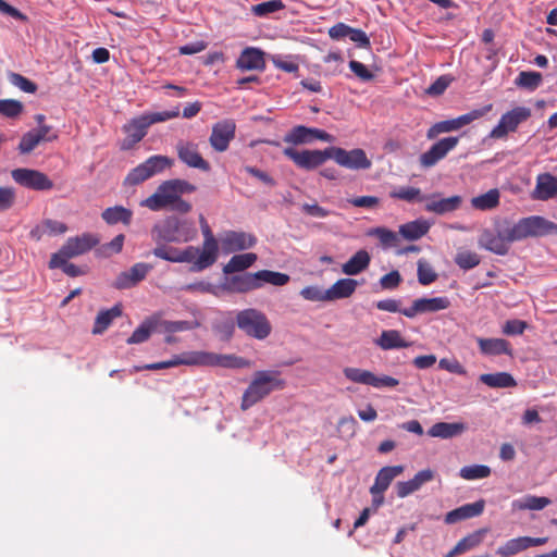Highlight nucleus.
I'll return each mask as SVG.
<instances>
[{"instance_id": "f257e3e1", "label": "nucleus", "mask_w": 557, "mask_h": 557, "mask_svg": "<svg viewBox=\"0 0 557 557\" xmlns=\"http://www.w3.org/2000/svg\"><path fill=\"white\" fill-rule=\"evenodd\" d=\"M196 190V186L184 180H169L160 184L156 191L148 198L140 201V206L151 211H161L164 209L187 213L191 210V205L184 200V194H190Z\"/></svg>"}, {"instance_id": "f03ea898", "label": "nucleus", "mask_w": 557, "mask_h": 557, "mask_svg": "<svg viewBox=\"0 0 557 557\" xmlns=\"http://www.w3.org/2000/svg\"><path fill=\"white\" fill-rule=\"evenodd\" d=\"M219 366L223 368L240 369L251 366L250 361L234 355H219L208 351H189L173 356L170 360L149 363L144 367H135V371L140 370H162L176 366Z\"/></svg>"}, {"instance_id": "7ed1b4c3", "label": "nucleus", "mask_w": 557, "mask_h": 557, "mask_svg": "<svg viewBox=\"0 0 557 557\" xmlns=\"http://www.w3.org/2000/svg\"><path fill=\"white\" fill-rule=\"evenodd\" d=\"M286 383L281 379V372L275 370L256 371L252 379L245 389L240 408L247 410L257 403L268 397L275 391H282Z\"/></svg>"}, {"instance_id": "20e7f679", "label": "nucleus", "mask_w": 557, "mask_h": 557, "mask_svg": "<svg viewBox=\"0 0 557 557\" xmlns=\"http://www.w3.org/2000/svg\"><path fill=\"white\" fill-rule=\"evenodd\" d=\"M196 234L191 222L176 218H168L151 228V237L156 244L187 243L193 240Z\"/></svg>"}, {"instance_id": "39448f33", "label": "nucleus", "mask_w": 557, "mask_h": 557, "mask_svg": "<svg viewBox=\"0 0 557 557\" xmlns=\"http://www.w3.org/2000/svg\"><path fill=\"white\" fill-rule=\"evenodd\" d=\"M509 237L519 242L528 237H541L557 234V224L540 215H531L520 219L517 223L509 224Z\"/></svg>"}, {"instance_id": "423d86ee", "label": "nucleus", "mask_w": 557, "mask_h": 557, "mask_svg": "<svg viewBox=\"0 0 557 557\" xmlns=\"http://www.w3.org/2000/svg\"><path fill=\"white\" fill-rule=\"evenodd\" d=\"M236 324L247 336L259 341L265 339L272 331L267 315L260 310L252 308L238 311Z\"/></svg>"}, {"instance_id": "0eeeda50", "label": "nucleus", "mask_w": 557, "mask_h": 557, "mask_svg": "<svg viewBox=\"0 0 557 557\" xmlns=\"http://www.w3.org/2000/svg\"><path fill=\"white\" fill-rule=\"evenodd\" d=\"M509 223L504 222L499 224L495 232L490 230H484L478 240V244L481 248H484L493 253L498 256H505L513 239L509 237Z\"/></svg>"}, {"instance_id": "6e6552de", "label": "nucleus", "mask_w": 557, "mask_h": 557, "mask_svg": "<svg viewBox=\"0 0 557 557\" xmlns=\"http://www.w3.org/2000/svg\"><path fill=\"white\" fill-rule=\"evenodd\" d=\"M172 161L164 156H152L145 162L133 169L124 180L128 186L138 185L153 175L161 173L165 168L171 166Z\"/></svg>"}, {"instance_id": "1a4fd4ad", "label": "nucleus", "mask_w": 557, "mask_h": 557, "mask_svg": "<svg viewBox=\"0 0 557 557\" xmlns=\"http://www.w3.org/2000/svg\"><path fill=\"white\" fill-rule=\"evenodd\" d=\"M345 377L354 383L364 384L374 388H392L399 384V381L389 375H376L371 371L360 368L346 367L343 370Z\"/></svg>"}, {"instance_id": "9d476101", "label": "nucleus", "mask_w": 557, "mask_h": 557, "mask_svg": "<svg viewBox=\"0 0 557 557\" xmlns=\"http://www.w3.org/2000/svg\"><path fill=\"white\" fill-rule=\"evenodd\" d=\"M532 111L527 107H515L512 110L504 113L498 124L491 131V138H504L508 133L515 132L518 126L529 120Z\"/></svg>"}, {"instance_id": "9b49d317", "label": "nucleus", "mask_w": 557, "mask_h": 557, "mask_svg": "<svg viewBox=\"0 0 557 557\" xmlns=\"http://www.w3.org/2000/svg\"><path fill=\"white\" fill-rule=\"evenodd\" d=\"M330 159L349 170H367L372 165L366 152L360 148L345 150L339 147H330Z\"/></svg>"}, {"instance_id": "f8f14e48", "label": "nucleus", "mask_w": 557, "mask_h": 557, "mask_svg": "<svg viewBox=\"0 0 557 557\" xmlns=\"http://www.w3.org/2000/svg\"><path fill=\"white\" fill-rule=\"evenodd\" d=\"M284 156L289 158L298 168L305 170H313L322 165L327 159L331 158L330 147L324 150H302L297 151L294 148L287 147L283 150Z\"/></svg>"}, {"instance_id": "ddd939ff", "label": "nucleus", "mask_w": 557, "mask_h": 557, "mask_svg": "<svg viewBox=\"0 0 557 557\" xmlns=\"http://www.w3.org/2000/svg\"><path fill=\"white\" fill-rule=\"evenodd\" d=\"M11 176L18 185L34 190H50L53 187L52 181L42 172L20 168L11 172Z\"/></svg>"}, {"instance_id": "4468645a", "label": "nucleus", "mask_w": 557, "mask_h": 557, "mask_svg": "<svg viewBox=\"0 0 557 557\" xmlns=\"http://www.w3.org/2000/svg\"><path fill=\"white\" fill-rule=\"evenodd\" d=\"M317 139L325 143H333L335 140L334 136L325 131L304 125L293 127L284 136V141L292 145L311 144Z\"/></svg>"}, {"instance_id": "2eb2a0df", "label": "nucleus", "mask_w": 557, "mask_h": 557, "mask_svg": "<svg viewBox=\"0 0 557 557\" xmlns=\"http://www.w3.org/2000/svg\"><path fill=\"white\" fill-rule=\"evenodd\" d=\"M221 251L230 255L236 251L246 250L253 247L257 243L252 234L246 232L225 231L220 237Z\"/></svg>"}, {"instance_id": "dca6fc26", "label": "nucleus", "mask_w": 557, "mask_h": 557, "mask_svg": "<svg viewBox=\"0 0 557 557\" xmlns=\"http://www.w3.org/2000/svg\"><path fill=\"white\" fill-rule=\"evenodd\" d=\"M236 124L233 120H223L212 126V132L209 138L211 147L218 151L223 152L227 150L230 143L235 137Z\"/></svg>"}, {"instance_id": "f3484780", "label": "nucleus", "mask_w": 557, "mask_h": 557, "mask_svg": "<svg viewBox=\"0 0 557 557\" xmlns=\"http://www.w3.org/2000/svg\"><path fill=\"white\" fill-rule=\"evenodd\" d=\"M450 306L448 297L418 298L413 300L411 307L405 308L401 313L407 318H414L417 314L437 312L446 310Z\"/></svg>"}, {"instance_id": "a211bd4d", "label": "nucleus", "mask_w": 557, "mask_h": 557, "mask_svg": "<svg viewBox=\"0 0 557 557\" xmlns=\"http://www.w3.org/2000/svg\"><path fill=\"white\" fill-rule=\"evenodd\" d=\"M458 137H445L420 156V163L424 168H431L444 159L458 145Z\"/></svg>"}, {"instance_id": "6ab92c4d", "label": "nucleus", "mask_w": 557, "mask_h": 557, "mask_svg": "<svg viewBox=\"0 0 557 557\" xmlns=\"http://www.w3.org/2000/svg\"><path fill=\"white\" fill-rule=\"evenodd\" d=\"M180 160L189 168L198 169L203 172L210 171V164L198 152L197 144L190 141H180L176 145Z\"/></svg>"}, {"instance_id": "aec40b11", "label": "nucleus", "mask_w": 557, "mask_h": 557, "mask_svg": "<svg viewBox=\"0 0 557 557\" xmlns=\"http://www.w3.org/2000/svg\"><path fill=\"white\" fill-rule=\"evenodd\" d=\"M151 270L152 267L148 263H135L129 270L117 275L114 287L119 289L131 288L141 282Z\"/></svg>"}, {"instance_id": "412c9836", "label": "nucleus", "mask_w": 557, "mask_h": 557, "mask_svg": "<svg viewBox=\"0 0 557 557\" xmlns=\"http://www.w3.org/2000/svg\"><path fill=\"white\" fill-rule=\"evenodd\" d=\"M424 209L435 214H446L458 210L462 205V197L455 195L448 198H438L437 194L426 196Z\"/></svg>"}, {"instance_id": "4be33fe9", "label": "nucleus", "mask_w": 557, "mask_h": 557, "mask_svg": "<svg viewBox=\"0 0 557 557\" xmlns=\"http://www.w3.org/2000/svg\"><path fill=\"white\" fill-rule=\"evenodd\" d=\"M149 122L146 121L145 116L133 119L124 125L123 131L126 137L121 144L123 150L131 149L135 144L139 143L147 134Z\"/></svg>"}, {"instance_id": "5701e85b", "label": "nucleus", "mask_w": 557, "mask_h": 557, "mask_svg": "<svg viewBox=\"0 0 557 557\" xmlns=\"http://www.w3.org/2000/svg\"><path fill=\"white\" fill-rule=\"evenodd\" d=\"M99 243L98 238L92 234L86 233L81 236L70 237L65 242L63 247V252L70 257L74 258L81 256L87 251H89L92 247H95Z\"/></svg>"}, {"instance_id": "b1692460", "label": "nucleus", "mask_w": 557, "mask_h": 557, "mask_svg": "<svg viewBox=\"0 0 557 557\" xmlns=\"http://www.w3.org/2000/svg\"><path fill=\"white\" fill-rule=\"evenodd\" d=\"M220 250L219 239L203 240L197 260H195V271H202L213 265L219 258Z\"/></svg>"}, {"instance_id": "393cba45", "label": "nucleus", "mask_w": 557, "mask_h": 557, "mask_svg": "<svg viewBox=\"0 0 557 557\" xmlns=\"http://www.w3.org/2000/svg\"><path fill=\"white\" fill-rule=\"evenodd\" d=\"M434 478V471L431 469H424L419 471L411 480L398 482L396 484V493L400 498H405L408 495L414 493L420 490L421 486Z\"/></svg>"}, {"instance_id": "a878e982", "label": "nucleus", "mask_w": 557, "mask_h": 557, "mask_svg": "<svg viewBox=\"0 0 557 557\" xmlns=\"http://www.w3.org/2000/svg\"><path fill=\"white\" fill-rule=\"evenodd\" d=\"M224 288L231 293H247L260 288L256 273H244L227 277Z\"/></svg>"}, {"instance_id": "bb28decb", "label": "nucleus", "mask_w": 557, "mask_h": 557, "mask_svg": "<svg viewBox=\"0 0 557 557\" xmlns=\"http://www.w3.org/2000/svg\"><path fill=\"white\" fill-rule=\"evenodd\" d=\"M405 470L404 466L383 467L377 472L373 485L370 487L371 494H384L392 481L400 475Z\"/></svg>"}, {"instance_id": "cd10ccee", "label": "nucleus", "mask_w": 557, "mask_h": 557, "mask_svg": "<svg viewBox=\"0 0 557 557\" xmlns=\"http://www.w3.org/2000/svg\"><path fill=\"white\" fill-rule=\"evenodd\" d=\"M236 66L242 71H262L265 66L263 52L257 48H246L236 61Z\"/></svg>"}, {"instance_id": "c85d7f7f", "label": "nucleus", "mask_w": 557, "mask_h": 557, "mask_svg": "<svg viewBox=\"0 0 557 557\" xmlns=\"http://www.w3.org/2000/svg\"><path fill=\"white\" fill-rule=\"evenodd\" d=\"M358 286L359 282L350 277L337 280L327 288L326 296L329 297V301L349 298L355 294Z\"/></svg>"}, {"instance_id": "c756f323", "label": "nucleus", "mask_w": 557, "mask_h": 557, "mask_svg": "<svg viewBox=\"0 0 557 557\" xmlns=\"http://www.w3.org/2000/svg\"><path fill=\"white\" fill-rule=\"evenodd\" d=\"M557 196V177L549 173L540 174L536 178V186L533 198L548 200Z\"/></svg>"}, {"instance_id": "7c9ffc66", "label": "nucleus", "mask_w": 557, "mask_h": 557, "mask_svg": "<svg viewBox=\"0 0 557 557\" xmlns=\"http://www.w3.org/2000/svg\"><path fill=\"white\" fill-rule=\"evenodd\" d=\"M484 510V500H479L472 504H466L456 508L445 516V522L453 524L461 520L480 516Z\"/></svg>"}, {"instance_id": "2f4dec72", "label": "nucleus", "mask_w": 557, "mask_h": 557, "mask_svg": "<svg viewBox=\"0 0 557 557\" xmlns=\"http://www.w3.org/2000/svg\"><path fill=\"white\" fill-rule=\"evenodd\" d=\"M371 262L370 253L360 249L342 264V272L348 276H355L367 270Z\"/></svg>"}, {"instance_id": "473e14b6", "label": "nucleus", "mask_w": 557, "mask_h": 557, "mask_svg": "<svg viewBox=\"0 0 557 557\" xmlns=\"http://www.w3.org/2000/svg\"><path fill=\"white\" fill-rule=\"evenodd\" d=\"M480 351L486 356L512 355V348L506 339L503 338H482L476 339Z\"/></svg>"}, {"instance_id": "72a5a7b5", "label": "nucleus", "mask_w": 557, "mask_h": 557, "mask_svg": "<svg viewBox=\"0 0 557 557\" xmlns=\"http://www.w3.org/2000/svg\"><path fill=\"white\" fill-rule=\"evenodd\" d=\"M374 344L382 350L407 348L411 344L407 342L397 330H385L374 339Z\"/></svg>"}, {"instance_id": "f704fd0d", "label": "nucleus", "mask_w": 557, "mask_h": 557, "mask_svg": "<svg viewBox=\"0 0 557 557\" xmlns=\"http://www.w3.org/2000/svg\"><path fill=\"white\" fill-rule=\"evenodd\" d=\"M466 429V424L461 422H437L429 429L428 434L431 437L453 438L462 434Z\"/></svg>"}, {"instance_id": "c9c22d12", "label": "nucleus", "mask_w": 557, "mask_h": 557, "mask_svg": "<svg viewBox=\"0 0 557 557\" xmlns=\"http://www.w3.org/2000/svg\"><path fill=\"white\" fill-rule=\"evenodd\" d=\"M431 227L425 220H416L399 226V234L407 240H417L424 236Z\"/></svg>"}, {"instance_id": "e433bc0d", "label": "nucleus", "mask_w": 557, "mask_h": 557, "mask_svg": "<svg viewBox=\"0 0 557 557\" xmlns=\"http://www.w3.org/2000/svg\"><path fill=\"white\" fill-rule=\"evenodd\" d=\"M257 260V255L252 252L235 255L224 265L223 272L225 274H232L236 272L245 271L250 268Z\"/></svg>"}, {"instance_id": "4c0bfd02", "label": "nucleus", "mask_w": 557, "mask_h": 557, "mask_svg": "<svg viewBox=\"0 0 557 557\" xmlns=\"http://www.w3.org/2000/svg\"><path fill=\"white\" fill-rule=\"evenodd\" d=\"M132 216L133 212L123 206H114L107 208L101 213V218L110 225H114L117 223L128 225L132 221Z\"/></svg>"}, {"instance_id": "58836bf2", "label": "nucleus", "mask_w": 557, "mask_h": 557, "mask_svg": "<svg viewBox=\"0 0 557 557\" xmlns=\"http://www.w3.org/2000/svg\"><path fill=\"white\" fill-rule=\"evenodd\" d=\"M480 381L493 388H507L515 387L517 385L513 376L507 372L481 374Z\"/></svg>"}, {"instance_id": "ea45409f", "label": "nucleus", "mask_w": 557, "mask_h": 557, "mask_svg": "<svg viewBox=\"0 0 557 557\" xmlns=\"http://www.w3.org/2000/svg\"><path fill=\"white\" fill-rule=\"evenodd\" d=\"M500 193L497 188L490 189L485 194L475 196L471 199V206L480 211L495 209L499 205Z\"/></svg>"}, {"instance_id": "a19ab883", "label": "nucleus", "mask_w": 557, "mask_h": 557, "mask_svg": "<svg viewBox=\"0 0 557 557\" xmlns=\"http://www.w3.org/2000/svg\"><path fill=\"white\" fill-rule=\"evenodd\" d=\"M122 314L120 306H114L111 309L102 310L98 313L92 327V334H102L112 323L115 318Z\"/></svg>"}, {"instance_id": "79ce46f5", "label": "nucleus", "mask_w": 557, "mask_h": 557, "mask_svg": "<svg viewBox=\"0 0 557 557\" xmlns=\"http://www.w3.org/2000/svg\"><path fill=\"white\" fill-rule=\"evenodd\" d=\"M550 499L544 496L527 495L512 502V508L517 510H542L550 504Z\"/></svg>"}, {"instance_id": "37998d69", "label": "nucleus", "mask_w": 557, "mask_h": 557, "mask_svg": "<svg viewBox=\"0 0 557 557\" xmlns=\"http://www.w3.org/2000/svg\"><path fill=\"white\" fill-rule=\"evenodd\" d=\"M529 548L528 536L510 539L496 549L500 557H510Z\"/></svg>"}, {"instance_id": "c03bdc74", "label": "nucleus", "mask_w": 557, "mask_h": 557, "mask_svg": "<svg viewBox=\"0 0 557 557\" xmlns=\"http://www.w3.org/2000/svg\"><path fill=\"white\" fill-rule=\"evenodd\" d=\"M389 197L394 199L404 200L407 202H421L426 199V196L423 195L419 188L412 186H400L394 188L389 193Z\"/></svg>"}, {"instance_id": "a18cd8bd", "label": "nucleus", "mask_w": 557, "mask_h": 557, "mask_svg": "<svg viewBox=\"0 0 557 557\" xmlns=\"http://www.w3.org/2000/svg\"><path fill=\"white\" fill-rule=\"evenodd\" d=\"M543 82V76L539 72L534 71H522L518 74L515 79V84L519 88H523L530 91L535 90L540 87Z\"/></svg>"}, {"instance_id": "49530a36", "label": "nucleus", "mask_w": 557, "mask_h": 557, "mask_svg": "<svg viewBox=\"0 0 557 557\" xmlns=\"http://www.w3.org/2000/svg\"><path fill=\"white\" fill-rule=\"evenodd\" d=\"M157 326V321L152 319L145 320L127 338V344H141L150 337Z\"/></svg>"}, {"instance_id": "de8ad7c7", "label": "nucleus", "mask_w": 557, "mask_h": 557, "mask_svg": "<svg viewBox=\"0 0 557 557\" xmlns=\"http://www.w3.org/2000/svg\"><path fill=\"white\" fill-rule=\"evenodd\" d=\"M368 235L377 238L384 248L395 247L399 242L397 233L383 226L369 230Z\"/></svg>"}, {"instance_id": "09e8293b", "label": "nucleus", "mask_w": 557, "mask_h": 557, "mask_svg": "<svg viewBox=\"0 0 557 557\" xmlns=\"http://www.w3.org/2000/svg\"><path fill=\"white\" fill-rule=\"evenodd\" d=\"M454 261L460 269L468 271L480 264L481 257L474 251L459 249Z\"/></svg>"}, {"instance_id": "8fccbe9b", "label": "nucleus", "mask_w": 557, "mask_h": 557, "mask_svg": "<svg viewBox=\"0 0 557 557\" xmlns=\"http://www.w3.org/2000/svg\"><path fill=\"white\" fill-rule=\"evenodd\" d=\"M257 274V281H259L260 287L264 283L274 285V286H283L288 283L289 276L285 273L269 271V270H261L256 272Z\"/></svg>"}, {"instance_id": "3c124183", "label": "nucleus", "mask_w": 557, "mask_h": 557, "mask_svg": "<svg viewBox=\"0 0 557 557\" xmlns=\"http://www.w3.org/2000/svg\"><path fill=\"white\" fill-rule=\"evenodd\" d=\"M492 108L493 106L490 103L454 119L457 129H460L461 127L471 124L475 120L483 117L492 110Z\"/></svg>"}, {"instance_id": "603ef678", "label": "nucleus", "mask_w": 557, "mask_h": 557, "mask_svg": "<svg viewBox=\"0 0 557 557\" xmlns=\"http://www.w3.org/2000/svg\"><path fill=\"white\" fill-rule=\"evenodd\" d=\"M492 108L493 106L490 103L454 119L457 129H460L461 127L471 124L475 120L483 117L492 110Z\"/></svg>"}, {"instance_id": "864d4df0", "label": "nucleus", "mask_w": 557, "mask_h": 557, "mask_svg": "<svg viewBox=\"0 0 557 557\" xmlns=\"http://www.w3.org/2000/svg\"><path fill=\"white\" fill-rule=\"evenodd\" d=\"M460 476L465 480H479L491 474V468L484 465L466 466L460 469Z\"/></svg>"}, {"instance_id": "5fc2aeb1", "label": "nucleus", "mask_w": 557, "mask_h": 557, "mask_svg": "<svg viewBox=\"0 0 557 557\" xmlns=\"http://www.w3.org/2000/svg\"><path fill=\"white\" fill-rule=\"evenodd\" d=\"M285 8V4L282 0H270L265 2L258 3L251 7V12L256 16H268L271 13L281 11Z\"/></svg>"}, {"instance_id": "6e6d98bb", "label": "nucleus", "mask_w": 557, "mask_h": 557, "mask_svg": "<svg viewBox=\"0 0 557 557\" xmlns=\"http://www.w3.org/2000/svg\"><path fill=\"white\" fill-rule=\"evenodd\" d=\"M486 532H487L486 529H480V530L465 536L463 539H461L458 542L459 548H461V550L463 553H466V552L479 546L482 543Z\"/></svg>"}, {"instance_id": "4d7b16f0", "label": "nucleus", "mask_w": 557, "mask_h": 557, "mask_svg": "<svg viewBox=\"0 0 557 557\" xmlns=\"http://www.w3.org/2000/svg\"><path fill=\"white\" fill-rule=\"evenodd\" d=\"M23 111V103L14 99L0 100V114L7 117L14 119Z\"/></svg>"}, {"instance_id": "13d9d810", "label": "nucleus", "mask_w": 557, "mask_h": 557, "mask_svg": "<svg viewBox=\"0 0 557 557\" xmlns=\"http://www.w3.org/2000/svg\"><path fill=\"white\" fill-rule=\"evenodd\" d=\"M327 289H322L319 286H306L300 290V296L309 301H322L327 302L329 297L326 296Z\"/></svg>"}, {"instance_id": "bf43d9fd", "label": "nucleus", "mask_w": 557, "mask_h": 557, "mask_svg": "<svg viewBox=\"0 0 557 557\" xmlns=\"http://www.w3.org/2000/svg\"><path fill=\"white\" fill-rule=\"evenodd\" d=\"M152 253L160 259L180 263V249L175 247H169L165 245L157 244V247L152 250Z\"/></svg>"}, {"instance_id": "052dcab7", "label": "nucleus", "mask_w": 557, "mask_h": 557, "mask_svg": "<svg viewBox=\"0 0 557 557\" xmlns=\"http://www.w3.org/2000/svg\"><path fill=\"white\" fill-rule=\"evenodd\" d=\"M455 131H458V129L456 127L454 119L441 121V122L435 123L434 125H432L429 128V131L426 133V137L429 139H433L436 136H438L440 134L450 133V132H455Z\"/></svg>"}, {"instance_id": "680f3d73", "label": "nucleus", "mask_w": 557, "mask_h": 557, "mask_svg": "<svg viewBox=\"0 0 557 557\" xmlns=\"http://www.w3.org/2000/svg\"><path fill=\"white\" fill-rule=\"evenodd\" d=\"M437 278V274L432 267L426 262L420 260L418 262V281L422 285H429Z\"/></svg>"}, {"instance_id": "e2e57ef3", "label": "nucleus", "mask_w": 557, "mask_h": 557, "mask_svg": "<svg viewBox=\"0 0 557 557\" xmlns=\"http://www.w3.org/2000/svg\"><path fill=\"white\" fill-rule=\"evenodd\" d=\"M40 141L41 140L39 139L37 133H34L32 129L23 135L18 144V150L21 153H29L38 146Z\"/></svg>"}, {"instance_id": "0e129e2a", "label": "nucleus", "mask_w": 557, "mask_h": 557, "mask_svg": "<svg viewBox=\"0 0 557 557\" xmlns=\"http://www.w3.org/2000/svg\"><path fill=\"white\" fill-rule=\"evenodd\" d=\"M9 78L11 84H13L15 87L20 88L24 92L34 94L37 90V86L21 74L11 73Z\"/></svg>"}, {"instance_id": "69168bd1", "label": "nucleus", "mask_w": 557, "mask_h": 557, "mask_svg": "<svg viewBox=\"0 0 557 557\" xmlns=\"http://www.w3.org/2000/svg\"><path fill=\"white\" fill-rule=\"evenodd\" d=\"M271 61L275 67H277L284 72H287V73H294V72L298 71V67H299L298 64L296 62H294L290 58L282 57L280 54L272 55Z\"/></svg>"}, {"instance_id": "338daca9", "label": "nucleus", "mask_w": 557, "mask_h": 557, "mask_svg": "<svg viewBox=\"0 0 557 557\" xmlns=\"http://www.w3.org/2000/svg\"><path fill=\"white\" fill-rule=\"evenodd\" d=\"M453 78L448 75L440 76L432 85L429 86L426 92L431 96L442 95L450 85Z\"/></svg>"}, {"instance_id": "774afa93", "label": "nucleus", "mask_w": 557, "mask_h": 557, "mask_svg": "<svg viewBox=\"0 0 557 557\" xmlns=\"http://www.w3.org/2000/svg\"><path fill=\"white\" fill-rule=\"evenodd\" d=\"M357 421L354 417H343L338 421V432L345 437H352L356 433Z\"/></svg>"}]
</instances>
